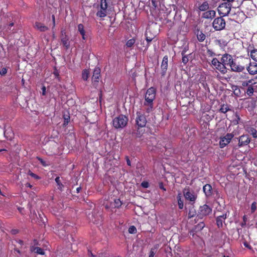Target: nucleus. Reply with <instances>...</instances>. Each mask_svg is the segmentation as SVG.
Listing matches in <instances>:
<instances>
[{
    "label": "nucleus",
    "mask_w": 257,
    "mask_h": 257,
    "mask_svg": "<svg viewBox=\"0 0 257 257\" xmlns=\"http://www.w3.org/2000/svg\"><path fill=\"white\" fill-rule=\"evenodd\" d=\"M156 97V89L154 87L149 88L145 96L144 106L147 112L149 113L153 111L154 104L153 101Z\"/></svg>",
    "instance_id": "f257e3e1"
},
{
    "label": "nucleus",
    "mask_w": 257,
    "mask_h": 257,
    "mask_svg": "<svg viewBox=\"0 0 257 257\" xmlns=\"http://www.w3.org/2000/svg\"><path fill=\"white\" fill-rule=\"evenodd\" d=\"M249 61V59L248 58L243 59L240 61L234 60L230 65V70L235 72H242L245 69V63H248Z\"/></svg>",
    "instance_id": "f03ea898"
},
{
    "label": "nucleus",
    "mask_w": 257,
    "mask_h": 257,
    "mask_svg": "<svg viewBox=\"0 0 257 257\" xmlns=\"http://www.w3.org/2000/svg\"><path fill=\"white\" fill-rule=\"evenodd\" d=\"M127 121L128 118L126 116L119 115L113 119L112 124L115 128H122L126 125Z\"/></svg>",
    "instance_id": "7ed1b4c3"
},
{
    "label": "nucleus",
    "mask_w": 257,
    "mask_h": 257,
    "mask_svg": "<svg viewBox=\"0 0 257 257\" xmlns=\"http://www.w3.org/2000/svg\"><path fill=\"white\" fill-rule=\"evenodd\" d=\"M231 5L228 3H223L218 8L219 14L222 17L227 16L231 11Z\"/></svg>",
    "instance_id": "20e7f679"
},
{
    "label": "nucleus",
    "mask_w": 257,
    "mask_h": 257,
    "mask_svg": "<svg viewBox=\"0 0 257 257\" xmlns=\"http://www.w3.org/2000/svg\"><path fill=\"white\" fill-rule=\"evenodd\" d=\"M107 4L106 0H101L100 4L98 10L96 13V16L100 18H103L107 15Z\"/></svg>",
    "instance_id": "39448f33"
},
{
    "label": "nucleus",
    "mask_w": 257,
    "mask_h": 257,
    "mask_svg": "<svg viewBox=\"0 0 257 257\" xmlns=\"http://www.w3.org/2000/svg\"><path fill=\"white\" fill-rule=\"evenodd\" d=\"M212 65L216 69L219 70L221 73L225 74L227 73V69L224 66L222 62L219 61L216 58H214L211 61Z\"/></svg>",
    "instance_id": "423d86ee"
},
{
    "label": "nucleus",
    "mask_w": 257,
    "mask_h": 257,
    "mask_svg": "<svg viewBox=\"0 0 257 257\" xmlns=\"http://www.w3.org/2000/svg\"><path fill=\"white\" fill-rule=\"evenodd\" d=\"M212 25L215 30L220 31L225 28V22L222 17H219L214 20Z\"/></svg>",
    "instance_id": "0eeeda50"
},
{
    "label": "nucleus",
    "mask_w": 257,
    "mask_h": 257,
    "mask_svg": "<svg viewBox=\"0 0 257 257\" xmlns=\"http://www.w3.org/2000/svg\"><path fill=\"white\" fill-rule=\"evenodd\" d=\"M212 212V209L207 205L200 207L197 214L199 218L202 219L204 216L208 215Z\"/></svg>",
    "instance_id": "6e6552de"
},
{
    "label": "nucleus",
    "mask_w": 257,
    "mask_h": 257,
    "mask_svg": "<svg viewBox=\"0 0 257 257\" xmlns=\"http://www.w3.org/2000/svg\"><path fill=\"white\" fill-rule=\"evenodd\" d=\"M245 68L249 74L253 75L257 74V63L251 62L250 60L248 63H245Z\"/></svg>",
    "instance_id": "1a4fd4ad"
},
{
    "label": "nucleus",
    "mask_w": 257,
    "mask_h": 257,
    "mask_svg": "<svg viewBox=\"0 0 257 257\" xmlns=\"http://www.w3.org/2000/svg\"><path fill=\"white\" fill-rule=\"evenodd\" d=\"M233 137L234 135L232 133H228L224 137L221 138L219 141L220 148H223L228 145Z\"/></svg>",
    "instance_id": "9d476101"
},
{
    "label": "nucleus",
    "mask_w": 257,
    "mask_h": 257,
    "mask_svg": "<svg viewBox=\"0 0 257 257\" xmlns=\"http://www.w3.org/2000/svg\"><path fill=\"white\" fill-rule=\"evenodd\" d=\"M136 123L139 127L145 126L147 120L145 116L140 112H137Z\"/></svg>",
    "instance_id": "9b49d317"
},
{
    "label": "nucleus",
    "mask_w": 257,
    "mask_h": 257,
    "mask_svg": "<svg viewBox=\"0 0 257 257\" xmlns=\"http://www.w3.org/2000/svg\"><path fill=\"white\" fill-rule=\"evenodd\" d=\"M234 59L232 56L228 54H225L222 55L221 61L222 62L224 67L226 66L230 67V65L232 64Z\"/></svg>",
    "instance_id": "f8f14e48"
},
{
    "label": "nucleus",
    "mask_w": 257,
    "mask_h": 257,
    "mask_svg": "<svg viewBox=\"0 0 257 257\" xmlns=\"http://www.w3.org/2000/svg\"><path fill=\"white\" fill-rule=\"evenodd\" d=\"M236 139L238 141V146L239 147L246 146L248 145L250 142V138L246 135H243L237 138Z\"/></svg>",
    "instance_id": "ddd939ff"
},
{
    "label": "nucleus",
    "mask_w": 257,
    "mask_h": 257,
    "mask_svg": "<svg viewBox=\"0 0 257 257\" xmlns=\"http://www.w3.org/2000/svg\"><path fill=\"white\" fill-rule=\"evenodd\" d=\"M184 196L186 200L191 202H195L197 196L193 192H190L188 189H185L183 190Z\"/></svg>",
    "instance_id": "4468645a"
},
{
    "label": "nucleus",
    "mask_w": 257,
    "mask_h": 257,
    "mask_svg": "<svg viewBox=\"0 0 257 257\" xmlns=\"http://www.w3.org/2000/svg\"><path fill=\"white\" fill-rule=\"evenodd\" d=\"M168 57L167 56H165L161 63V69H162V75H165L166 70L168 67Z\"/></svg>",
    "instance_id": "2eb2a0df"
},
{
    "label": "nucleus",
    "mask_w": 257,
    "mask_h": 257,
    "mask_svg": "<svg viewBox=\"0 0 257 257\" xmlns=\"http://www.w3.org/2000/svg\"><path fill=\"white\" fill-rule=\"evenodd\" d=\"M121 205V202L119 199H114L113 201L110 202V204H106L105 207L106 208H118Z\"/></svg>",
    "instance_id": "dca6fc26"
},
{
    "label": "nucleus",
    "mask_w": 257,
    "mask_h": 257,
    "mask_svg": "<svg viewBox=\"0 0 257 257\" xmlns=\"http://www.w3.org/2000/svg\"><path fill=\"white\" fill-rule=\"evenodd\" d=\"M216 12L214 10H209L203 13L202 18L204 19H212L215 16Z\"/></svg>",
    "instance_id": "f3484780"
},
{
    "label": "nucleus",
    "mask_w": 257,
    "mask_h": 257,
    "mask_svg": "<svg viewBox=\"0 0 257 257\" xmlns=\"http://www.w3.org/2000/svg\"><path fill=\"white\" fill-rule=\"evenodd\" d=\"M227 217V214L225 213L222 215L218 216L216 218V224L218 227H222L223 225V222H224L225 219Z\"/></svg>",
    "instance_id": "a211bd4d"
},
{
    "label": "nucleus",
    "mask_w": 257,
    "mask_h": 257,
    "mask_svg": "<svg viewBox=\"0 0 257 257\" xmlns=\"http://www.w3.org/2000/svg\"><path fill=\"white\" fill-rule=\"evenodd\" d=\"M100 76V70L98 68H95L93 71L92 80L94 82H97Z\"/></svg>",
    "instance_id": "6ab92c4d"
},
{
    "label": "nucleus",
    "mask_w": 257,
    "mask_h": 257,
    "mask_svg": "<svg viewBox=\"0 0 257 257\" xmlns=\"http://www.w3.org/2000/svg\"><path fill=\"white\" fill-rule=\"evenodd\" d=\"M35 28L41 32H46L49 29L48 27L40 22H36L35 23Z\"/></svg>",
    "instance_id": "aec40b11"
},
{
    "label": "nucleus",
    "mask_w": 257,
    "mask_h": 257,
    "mask_svg": "<svg viewBox=\"0 0 257 257\" xmlns=\"http://www.w3.org/2000/svg\"><path fill=\"white\" fill-rule=\"evenodd\" d=\"M203 191L206 196H209L211 195L212 187L210 184H206L203 187Z\"/></svg>",
    "instance_id": "412c9836"
},
{
    "label": "nucleus",
    "mask_w": 257,
    "mask_h": 257,
    "mask_svg": "<svg viewBox=\"0 0 257 257\" xmlns=\"http://www.w3.org/2000/svg\"><path fill=\"white\" fill-rule=\"evenodd\" d=\"M255 82H254V79H251L248 80H245L242 82L241 85L242 87H249L251 85H253L255 84Z\"/></svg>",
    "instance_id": "4be33fe9"
},
{
    "label": "nucleus",
    "mask_w": 257,
    "mask_h": 257,
    "mask_svg": "<svg viewBox=\"0 0 257 257\" xmlns=\"http://www.w3.org/2000/svg\"><path fill=\"white\" fill-rule=\"evenodd\" d=\"M78 31L82 36V39L85 40V31L84 30V26L82 24H80L78 25Z\"/></svg>",
    "instance_id": "5701e85b"
},
{
    "label": "nucleus",
    "mask_w": 257,
    "mask_h": 257,
    "mask_svg": "<svg viewBox=\"0 0 257 257\" xmlns=\"http://www.w3.org/2000/svg\"><path fill=\"white\" fill-rule=\"evenodd\" d=\"M209 4L207 2H203L202 4H200L198 9L201 11H206L209 9Z\"/></svg>",
    "instance_id": "b1692460"
},
{
    "label": "nucleus",
    "mask_w": 257,
    "mask_h": 257,
    "mask_svg": "<svg viewBox=\"0 0 257 257\" xmlns=\"http://www.w3.org/2000/svg\"><path fill=\"white\" fill-rule=\"evenodd\" d=\"M31 251L39 254H44V250L39 247L32 246L31 247Z\"/></svg>",
    "instance_id": "393cba45"
},
{
    "label": "nucleus",
    "mask_w": 257,
    "mask_h": 257,
    "mask_svg": "<svg viewBox=\"0 0 257 257\" xmlns=\"http://www.w3.org/2000/svg\"><path fill=\"white\" fill-rule=\"evenodd\" d=\"M177 198L179 208L181 209L183 208V206H184L183 201L182 200L181 194L180 193L178 194Z\"/></svg>",
    "instance_id": "a878e982"
},
{
    "label": "nucleus",
    "mask_w": 257,
    "mask_h": 257,
    "mask_svg": "<svg viewBox=\"0 0 257 257\" xmlns=\"http://www.w3.org/2000/svg\"><path fill=\"white\" fill-rule=\"evenodd\" d=\"M150 32V31L149 30H147L146 31V40L148 42V45L145 47L144 50H147L149 47V43L151 42L153 39L154 38V37H150L148 36V33Z\"/></svg>",
    "instance_id": "bb28decb"
},
{
    "label": "nucleus",
    "mask_w": 257,
    "mask_h": 257,
    "mask_svg": "<svg viewBox=\"0 0 257 257\" xmlns=\"http://www.w3.org/2000/svg\"><path fill=\"white\" fill-rule=\"evenodd\" d=\"M247 132L252 135L254 138H257V131L255 128L249 127L248 128Z\"/></svg>",
    "instance_id": "cd10ccee"
},
{
    "label": "nucleus",
    "mask_w": 257,
    "mask_h": 257,
    "mask_svg": "<svg viewBox=\"0 0 257 257\" xmlns=\"http://www.w3.org/2000/svg\"><path fill=\"white\" fill-rule=\"evenodd\" d=\"M197 38L199 41L203 42L206 38V36L202 32H198L197 34Z\"/></svg>",
    "instance_id": "c85d7f7f"
},
{
    "label": "nucleus",
    "mask_w": 257,
    "mask_h": 257,
    "mask_svg": "<svg viewBox=\"0 0 257 257\" xmlns=\"http://www.w3.org/2000/svg\"><path fill=\"white\" fill-rule=\"evenodd\" d=\"M251 58L256 62H257V49H253L250 52Z\"/></svg>",
    "instance_id": "c756f323"
},
{
    "label": "nucleus",
    "mask_w": 257,
    "mask_h": 257,
    "mask_svg": "<svg viewBox=\"0 0 257 257\" xmlns=\"http://www.w3.org/2000/svg\"><path fill=\"white\" fill-rule=\"evenodd\" d=\"M253 92L254 89L253 88V85L249 86L245 91L247 95L249 96H252L253 95Z\"/></svg>",
    "instance_id": "7c9ffc66"
},
{
    "label": "nucleus",
    "mask_w": 257,
    "mask_h": 257,
    "mask_svg": "<svg viewBox=\"0 0 257 257\" xmlns=\"http://www.w3.org/2000/svg\"><path fill=\"white\" fill-rule=\"evenodd\" d=\"M55 181L57 184L58 189L60 190L61 191L62 190L63 185L61 183L60 178L59 177H57L55 179Z\"/></svg>",
    "instance_id": "2f4dec72"
},
{
    "label": "nucleus",
    "mask_w": 257,
    "mask_h": 257,
    "mask_svg": "<svg viewBox=\"0 0 257 257\" xmlns=\"http://www.w3.org/2000/svg\"><path fill=\"white\" fill-rule=\"evenodd\" d=\"M229 110V108L227 105H222L219 109V111L222 113H226Z\"/></svg>",
    "instance_id": "473e14b6"
},
{
    "label": "nucleus",
    "mask_w": 257,
    "mask_h": 257,
    "mask_svg": "<svg viewBox=\"0 0 257 257\" xmlns=\"http://www.w3.org/2000/svg\"><path fill=\"white\" fill-rule=\"evenodd\" d=\"M61 42L63 43V45L65 47L68 48V47L69 46V43L68 39L66 37L63 38L61 39Z\"/></svg>",
    "instance_id": "72a5a7b5"
},
{
    "label": "nucleus",
    "mask_w": 257,
    "mask_h": 257,
    "mask_svg": "<svg viewBox=\"0 0 257 257\" xmlns=\"http://www.w3.org/2000/svg\"><path fill=\"white\" fill-rule=\"evenodd\" d=\"M89 76V72L87 70H84L83 71L82 76V78L84 80H87Z\"/></svg>",
    "instance_id": "f704fd0d"
},
{
    "label": "nucleus",
    "mask_w": 257,
    "mask_h": 257,
    "mask_svg": "<svg viewBox=\"0 0 257 257\" xmlns=\"http://www.w3.org/2000/svg\"><path fill=\"white\" fill-rule=\"evenodd\" d=\"M135 42H136V41L134 38L130 39L126 42V46L127 47H131L132 46H133L134 45Z\"/></svg>",
    "instance_id": "c9c22d12"
},
{
    "label": "nucleus",
    "mask_w": 257,
    "mask_h": 257,
    "mask_svg": "<svg viewBox=\"0 0 257 257\" xmlns=\"http://www.w3.org/2000/svg\"><path fill=\"white\" fill-rule=\"evenodd\" d=\"M128 232L130 233H135L137 232V229L134 226H131L128 228Z\"/></svg>",
    "instance_id": "e433bc0d"
},
{
    "label": "nucleus",
    "mask_w": 257,
    "mask_h": 257,
    "mask_svg": "<svg viewBox=\"0 0 257 257\" xmlns=\"http://www.w3.org/2000/svg\"><path fill=\"white\" fill-rule=\"evenodd\" d=\"M256 209V203L255 202H253L251 205V212L253 213Z\"/></svg>",
    "instance_id": "4c0bfd02"
},
{
    "label": "nucleus",
    "mask_w": 257,
    "mask_h": 257,
    "mask_svg": "<svg viewBox=\"0 0 257 257\" xmlns=\"http://www.w3.org/2000/svg\"><path fill=\"white\" fill-rule=\"evenodd\" d=\"M156 251L157 250L156 248H152L150 251L149 257H154L156 252Z\"/></svg>",
    "instance_id": "58836bf2"
},
{
    "label": "nucleus",
    "mask_w": 257,
    "mask_h": 257,
    "mask_svg": "<svg viewBox=\"0 0 257 257\" xmlns=\"http://www.w3.org/2000/svg\"><path fill=\"white\" fill-rule=\"evenodd\" d=\"M37 159L40 161V162L43 166L46 167L48 165V164H47L45 161H44L42 158L40 157H37Z\"/></svg>",
    "instance_id": "ea45409f"
},
{
    "label": "nucleus",
    "mask_w": 257,
    "mask_h": 257,
    "mask_svg": "<svg viewBox=\"0 0 257 257\" xmlns=\"http://www.w3.org/2000/svg\"><path fill=\"white\" fill-rule=\"evenodd\" d=\"M28 174H29L30 176H31V177H32L34 178H35V179H40V177H39L38 175H37L36 174H34V173H32V172H31V171H29V172H28Z\"/></svg>",
    "instance_id": "a19ab883"
},
{
    "label": "nucleus",
    "mask_w": 257,
    "mask_h": 257,
    "mask_svg": "<svg viewBox=\"0 0 257 257\" xmlns=\"http://www.w3.org/2000/svg\"><path fill=\"white\" fill-rule=\"evenodd\" d=\"M182 62L184 64H186L188 62V58L187 56H184L183 55V54L182 53Z\"/></svg>",
    "instance_id": "79ce46f5"
},
{
    "label": "nucleus",
    "mask_w": 257,
    "mask_h": 257,
    "mask_svg": "<svg viewBox=\"0 0 257 257\" xmlns=\"http://www.w3.org/2000/svg\"><path fill=\"white\" fill-rule=\"evenodd\" d=\"M7 72V69L6 68H3L1 71H0V74L1 75H5Z\"/></svg>",
    "instance_id": "37998d69"
},
{
    "label": "nucleus",
    "mask_w": 257,
    "mask_h": 257,
    "mask_svg": "<svg viewBox=\"0 0 257 257\" xmlns=\"http://www.w3.org/2000/svg\"><path fill=\"white\" fill-rule=\"evenodd\" d=\"M142 186L145 188L149 187V183L147 182H143L142 183Z\"/></svg>",
    "instance_id": "c03bdc74"
},
{
    "label": "nucleus",
    "mask_w": 257,
    "mask_h": 257,
    "mask_svg": "<svg viewBox=\"0 0 257 257\" xmlns=\"http://www.w3.org/2000/svg\"><path fill=\"white\" fill-rule=\"evenodd\" d=\"M195 215V212L191 211V210L189 211V212L188 213V217L189 218H192Z\"/></svg>",
    "instance_id": "a18cd8bd"
},
{
    "label": "nucleus",
    "mask_w": 257,
    "mask_h": 257,
    "mask_svg": "<svg viewBox=\"0 0 257 257\" xmlns=\"http://www.w3.org/2000/svg\"><path fill=\"white\" fill-rule=\"evenodd\" d=\"M159 188L164 191L166 190V189L164 188L163 183L161 182L159 183Z\"/></svg>",
    "instance_id": "49530a36"
},
{
    "label": "nucleus",
    "mask_w": 257,
    "mask_h": 257,
    "mask_svg": "<svg viewBox=\"0 0 257 257\" xmlns=\"http://www.w3.org/2000/svg\"><path fill=\"white\" fill-rule=\"evenodd\" d=\"M42 89V95H45L46 89L45 86H43Z\"/></svg>",
    "instance_id": "de8ad7c7"
},
{
    "label": "nucleus",
    "mask_w": 257,
    "mask_h": 257,
    "mask_svg": "<svg viewBox=\"0 0 257 257\" xmlns=\"http://www.w3.org/2000/svg\"><path fill=\"white\" fill-rule=\"evenodd\" d=\"M126 160L127 165L128 166H131V161H130V159H128V158L127 157H126Z\"/></svg>",
    "instance_id": "09e8293b"
},
{
    "label": "nucleus",
    "mask_w": 257,
    "mask_h": 257,
    "mask_svg": "<svg viewBox=\"0 0 257 257\" xmlns=\"http://www.w3.org/2000/svg\"><path fill=\"white\" fill-rule=\"evenodd\" d=\"M52 20H53V27H55V19L54 15H52Z\"/></svg>",
    "instance_id": "8fccbe9b"
},
{
    "label": "nucleus",
    "mask_w": 257,
    "mask_h": 257,
    "mask_svg": "<svg viewBox=\"0 0 257 257\" xmlns=\"http://www.w3.org/2000/svg\"><path fill=\"white\" fill-rule=\"evenodd\" d=\"M244 245L245 247H247V248H249V249H251V246H250L249 245H248L247 243H245H245H244Z\"/></svg>",
    "instance_id": "3c124183"
},
{
    "label": "nucleus",
    "mask_w": 257,
    "mask_h": 257,
    "mask_svg": "<svg viewBox=\"0 0 257 257\" xmlns=\"http://www.w3.org/2000/svg\"><path fill=\"white\" fill-rule=\"evenodd\" d=\"M26 186L30 188H32V186L29 183L26 184Z\"/></svg>",
    "instance_id": "603ef678"
},
{
    "label": "nucleus",
    "mask_w": 257,
    "mask_h": 257,
    "mask_svg": "<svg viewBox=\"0 0 257 257\" xmlns=\"http://www.w3.org/2000/svg\"><path fill=\"white\" fill-rule=\"evenodd\" d=\"M201 228H203L204 227V224L203 222L199 224Z\"/></svg>",
    "instance_id": "864d4df0"
},
{
    "label": "nucleus",
    "mask_w": 257,
    "mask_h": 257,
    "mask_svg": "<svg viewBox=\"0 0 257 257\" xmlns=\"http://www.w3.org/2000/svg\"><path fill=\"white\" fill-rule=\"evenodd\" d=\"M12 231L13 234H16L18 232L17 230H13Z\"/></svg>",
    "instance_id": "5fc2aeb1"
},
{
    "label": "nucleus",
    "mask_w": 257,
    "mask_h": 257,
    "mask_svg": "<svg viewBox=\"0 0 257 257\" xmlns=\"http://www.w3.org/2000/svg\"><path fill=\"white\" fill-rule=\"evenodd\" d=\"M9 137H10V139H11L12 138H13V133H11Z\"/></svg>",
    "instance_id": "6e6d98bb"
},
{
    "label": "nucleus",
    "mask_w": 257,
    "mask_h": 257,
    "mask_svg": "<svg viewBox=\"0 0 257 257\" xmlns=\"http://www.w3.org/2000/svg\"><path fill=\"white\" fill-rule=\"evenodd\" d=\"M65 124L66 123V122L67 123L68 122V120L69 119V118H65Z\"/></svg>",
    "instance_id": "4d7b16f0"
},
{
    "label": "nucleus",
    "mask_w": 257,
    "mask_h": 257,
    "mask_svg": "<svg viewBox=\"0 0 257 257\" xmlns=\"http://www.w3.org/2000/svg\"><path fill=\"white\" fill-rule=\"evenodd\" d=\"M81 190V188L80 187H78L76 189V191H77V192H79L80 190Z\"/></svg>",
    "instance_id": "13d9d810"
},
{
    "label": "nucleus",
    "mask_w": 257,
    "mask_h": 257,
    "mask_svg": "<svg viewBox=\"0 0 257 257\" xmlns=\"http://www.w3.org/2000/svg\"><path fill=\"white\" fill-rule=\"evenodd\" d=\"M15 251H17L18 253H20V251L18 249H15Z\"/></svg>",
    "instance_id": "bf43d9fd"
},
{
    "label": "nucleus",
    "mask_w": 257,
    "mask_h": 257,
    "mask_svg": "<svg viewBox=\"0 0 257 257\" xmlns=\"http://www.w3.org/2000/svg\"><path fill=\"white\" fill-rule=\"evenodd\" d=\"M14 26V23H10V25H9V27H12Z\"/></svg>",
    "instance_id": "052dcab7"
},
{
    "label": "nucleus",
    "mask_w": 257,
    "mask_h": 257,
    "mask_svg": "<svg viewBox=\"0 0 257 257\" xmlns=\"http://www.w3.org/2000/svg\"><path fill=\"white\" fill-rule=\"evenodd\" d=\"M8 131V130H6V131H5V132H4L5 135H6V134H8L9 133L8 132H7Z\"/></svg>",
    "instance_id": "680f3d73"
},
{
    "label": "nucleus",
    "mask_w": 257,
    "mask_h": 257,
    "mask_svg": "<svg viewBox=\"0 0 257 257\" xmlns=\"http://www.w3.org/2000/svg\"><path fill=\"white\" fill-rule=\"evenodd\" d=\"M222 257H229V256L228 255H226L225 254H222Z\"/></svg>",
    "instance_id": "e2e57ef3"
},
{
    "label": "nucleus",
    "mask_w": 257,
    "mask_h": 257,
    "mask_svg": "<svg viewBox=\"0 0 257 257\" xmlns=\"http://www.w3.org/2000/svg\"><path fill=\"white\" fill-rule=\"evenodd\" d=\"M88 254H89V256H90V255L93 256V255L92 253V252H89Z\"/></svg>",
    "instance_id": "0e129e2a"
},
{
    "label": "nucleus",
    "mask_w": 257,
    "mask_h": 257,
    "mask_svg": "<svg viewBox=\"0 0 257 257\" xmlns=\"http://www.w3.org/2000/svg\"><path fill=\"white\" fill-rule=\"evenodd\" d=\"M54 74H55L56 76H58V73H57V72H55V73H54Z\"/></svg>",
    "instance_id": "69168bd1"
},
{
    "label": "nucleus",
    "mask_w": 257,
    "mask_h": 257,
    "mask_svg": "<svg viewBox=\"0 0 257 257\" xmlns=\"http://www.w3.org/2000/svg\"><path fill=\"white\" fill-rule=\"evenodd\" d=\"M3 151H6V150L5 149L0 150V152Z\"/></svg>",
    "instance_id": "338daca9"
},
{
    "label": "nucleus",
    "mask_w": 257,
    "mask_h": 257,
    "mask_svg": "<svg viewBox=\"0 0 257 257\" xmlns=\"http://www.w3.org/2000/svg\"><path fill=\"white\" fill-rule=\"evenodd\" d=\"M22 242H23V241H22V240H20V242L21 243H22Z\"/></svg>",
    "instance_id": "774afa93"
}]
</instances>
